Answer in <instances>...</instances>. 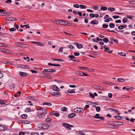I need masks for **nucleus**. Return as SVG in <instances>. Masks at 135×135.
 <instances>
[{"instance_id": "63", "label": "nucleus", "mask_w": 135, "mask_h": 135, "mask_svg": "<svg viewBox=\"0 0 135 135\" xmlns=\"http://www.w3.org/2000/svg\"><path fill=\"white\" fill-rule=\"evenodd\" d=\"M113 17L115 19L118 18H119V16H113Z\"/></svg>"}, {"instance_id": "29", "label": "nucleus", "mask_w": 135, "mask_h": 135, "mask_svg": "<svg viewBox=\"0 0 135 135\" xmlns=\"http://www.w3.org/2000/svg\"><path fill=\"white\" fill-rule=\"evenodd\" d=\"M128 19L127 18L124 17L123 19L122 20V22L123 23H126Z\"/></svg>"}, {"instance_id": "31", "label": "nucleus", "mask_w": 135, "mask_h": 135, "mask_svg": "<svg viewBox=\"0 0 135 135\" xmlns=\"http://www.w3.org/2000/svg\"><path fill=\"white\" fill-rule=\"evenodd\" d=\"M49 73H50V72H55V70L54 69H49Z\"/></svg>"}, {"instance_id": "19", "label": "nucleus", "mask_w": 135, "mask_h": 135, "mask_svg": "<svg viewBox=\"0 0 135 135\" xmlns=\"http://www.w3.org/2000/svg\"><path fill=\"white\" fill-rule=\"evenodd\" d=\"M61 20H55V22H56V23H57L58 24H60V25H61Z\"/></svg>"}, {"instance_id": "28", "label": "nucleus", "mask_w": 135, "mask_h": 135, "mask_svg": "<svg viewBox=\"0 0 135 135\" xmlns=\"http://www.w3.org/2000/svg\"><path fill=\"white\" fill-rule=\"evenodd\" d=\"M48 64L49 66H57V64H53L50 63H49Z\"/></svg>"}, {"instance_id": "35", "label": "nucleus", "mask_w": 135, "mask_h": 135, "mask_svg": "<svg viewBox=\"0 0 135 135\" xmlns=\"http://www.w3.org/2000/svg\"><path fill=\"white\" fill-rule=\"evenodd\" d=\"M16 30V28H11L9 29V30L10 32L14 31Z\"/></svg>"}, {"instance_id": "17", "label": "nucleus", "mask_w": 135, "mask_h": 135, "mask_svg": "<svg viewBox=\"0 0 135 135\" xmlns=\"http://www.w3.org/2000/svg\"><path fill=\"white\" fill-rule=\"evenodd\" d=\"M68 57L70 58L71 59H70V60H72L74 61H75V60H73V59H75V57L74 56V55H69Z\"/></svg>"}, {"instance_id": "36", "label": "nucleus", "mask_w": 135, "mask_h": 135, "mask_svg": "<svg viewBox=\"0 0 135 135\" xmlns=\"http://www.w3.org/2000/svg\"><path fill=\"white\" fill-rule=\"evenodd\" d=\"M13 17H8L7 18V20L8 21H15V20H13Z\"/></svg>"}, {"instance_id": "20", "label": "nucleus", "mask_w": 135, "mask_h": 135, "mask_svg": "<svg viewBox=\"0 0 135 135\" xmlns=\"http://www.w3.org/2000/svg\"><path fill=\"white\" fill-rule=\"evenodd\" d=\"M22 123L23 124H29L30 122L29 121L27 120H23Z\"/></svg>"}, {"instance_id": "24", "label": "nucleus", "mask_w": 135, "mask_h": 135, "mask_svg": "<svg viewBox=\"0 0 135 135\" xmlns=\"http://www.w3.org/2000/svg\"><path fill=\"white\" fill-rule=\"evenodd\" d=\"M109 26L110 28H113L115 27V25L114 23H110L109 24Z\"/></svg>"}, {"instance_id": "4", "label": "nucleus", "mask_w": 135, "mask_h": 135, "mask_svg": "<svg viewBox=\"0 0 135 135\" xmlns=\"http://www.w3.org/2000/svg\"><path fill=\"white\" fill-rule=\"evenodd\" d=\"M50 93L52 95L56 97L59 96L60 95V93L58 92H51Z\"/></svg>"}, {"instance_id": "64", "label": "nucleus", "mask_w": 135, "mask_h": 135, "mask_svg": "<svg viewBox=\"0 0 135 135\" xmlns=\"http://www.w3.org/2000/svg\"><path fill=\"white\" fill-rule=\"evenodd\" d=\"M108 96L110 98H111L112 97V94L111 93H109L108 94Z\"/></svg>"}, {"instance_id": "7", "label": "nucleus", "mask_w": 135, "mask_h": 135, "mask_svg": "<svg viewBox=\"0 0 135 135\" xmlns=\"http://www.w3.org/2000/svg\"><path fill=\"white\" fill-rule=\"evenodd\" d=\"M42 129H46L49 127V126L47 124L42 123Z\"/></svg>"}, {"instance_id": "6", "label": "nucleus", "mask_w": 135, "mask_h": 135, "mask_svg": "<svg viewBox=\"0 0 135 135\" xmlns=\"http://www.w3.org/2000/svg\"><path fill=\"white\" fill-rule=\"evenodd\" d=\"M52 88L53 90L54 91H59L60 90L59 89V88H58L55 85H53L52 86Z\"/></svg>"}, {"instance_id": "21", "label": "nucleus", "mask_w": 135, "mask_h": 135, "mask_svg": "<svg viewBox=\"0 0 135 135\" xmlns=\"http://www.w3.org/2000/svg\"><path fill=\"white\" fill-rule=\"evenodd\" d=\"M74 126H73L72 125H71L69 124L68 125V126L67 128V129H69V130H70L71 129V127H73Z\"/></svg>"}, {"instance_id": "9", "label": "nucleus", "mask_w": 135, "mask_h": 135, "mask_svg": "<svg viewBox=\"0 0 135 135\" xmlns=\"http://www.w3.org/2000/svg\"><path fill=\"white\" fill-rule=\"evenodd\" d=\"M18 67L22 68H26L27 69H28L29 68L28 66L22 65H18Z\"/></svg>"}, {"instance_id": "62", "label": "nucleus", "mask_w": 135, "mask_h": 135, "mask_svg": "<svg viewBox=\"0 0 135 135\" xmlns=\"http://www.w3.org/2000/svg\"><path fill=\"white\" fill-rule=\"evenodd\" d=\"M74 54L75 56H78L79 55V54L78 52H74Z\"/></svg>"}, {"instance_id": "14", "label": "nucleus", "mask_w": 135, "mask_h": 135, "mask_svg": "<svg viewBox=\"0 0 135 135\" xmlns=\"http://www.w3.org/2000/svg\"><path fill=\"white\" fill-rule=\"evenodd\" d=\"M52 115H53L57 117L59 116L60 115L59 113L57 112H52Z\"/></svg>"}, {"instance_id": "54", "label": "nucleus", "mask_w": 135, "mask_h": 135, "mask_svg": "<svg viewBox=\"0 0 135 135\" xmlns=\"http://www.w3.org/2000/svg\"><path fill=\"white\" fill-rule=\"evenodd\" d=\"M126 17L127 18L129 19H132L133 18V17L132 16H127Z\"/></svg>"}, {"instance_id": "2", "label": "nucleus", "mask_w": 135, "mask_h": 135, "mask_svg": "<svg viewBox=\"0 0 135 135\" xmlns=\"http://www.w3.org/2000/svg\"><path fill=\"white\" fill-rule=\"evenodd\" d=\"M74 111L75 112L78 113H83L84 111L83 109L81 108H76L74 109Z\"/></svg>"}, {"instance_id": "50", "label": "nucleus", "mask_w": 135, "mask_h": 135, "mask_svg": "<svg viewBox=\"0 0 135 135\" xmlns=\"http://www.w3.org/2000/svg\"><path fill=\"white\" fill-rule=\"evenodd\" d=\"M96 109L97 112H99L100 110V107H96Z\"/></svg>"}, {"instance_id": "40", "label": "nucleus", "mask_w": 135, "mask_h": 135, "mask_svg": "<svg viewBox=\"0 0 135 135\" xmlns=\"http://www.w3.org/2000/svg\"><path fill=\"white\" fill-rule=\"evenodd\" d=\"M37 126L38 128L42 129V123H40L38 124Z\"/></svg>"}, {"instance_id": "1", "label": "nucleus", "mask_w": 135, "mask_h": 135, "mask_svg": "<svg viewBox=\"0 0 135 135\" xmlns=\"http://www.w3.org/2000/svg\"><path fill=\"white\" fill-rule=\"evenodd\" d=\"M47 109H43L41 107L38 108V116L39 118H42L45 117L47 113Z\"/></svg>"}, {"instance_id": "49", "label": "nucleus", "mask_w": 135, "mask_h": 135, "mask_svg": "<svg viewBox=\"0 0 135 135\" xmlns=\"http://www.w3.org/2000/svg\"><path fill=\"white\" fill-rule=\"evenodd\" d=\"M99 117L100 116H99V114H96L95 115L94 118H95L98 119L99 118Z\"/></svg>"}, {"instance_id": "55", "label": "nucleus", "mask_w": 135, "mask_h": 135, "mask_svg": "<svg viewBox=\"0 0 135 135\" xmlns=\"http://www.w3.org/2000/svg\"><path fill=\"white\" fill-rule=\"evenodd\" d=\"M103 84H107V85H112V83H109V84H108V83L107 82H103Z\"/></svg>"}, {"instance_id": "43", "label": "nucleus", "mask_w": 135, "mask_h": 135, "mask_svg": "<svg viewBox=\"0 0 135 135\" xmlns=\"http://www.w3.org/2000/svg\"><path fill=\"white\" fill-rule=\"evenodd\" d=\"M79 5L78 4H74L73 5V7H74L79 8Z\"/></svg>"}, {"instance_id": "37", "label": "nucleus", "mask_w": 135, "mask_h": 135, "mask_svg": "<svg viewBox=\"0 0 135 135\" xmlns=\"http://www.w3.org/2000/svg\"><path fill=\"white\" fill-rule=\"evenodd\" d=\"M80 6L81 9L85 8H86V6L85 5H80Z\"/></svg>"}, {"instance_id": "16", "label": "nucleus", "mask_w": 135, "mask_h": 135, "mask_svg": "<svg viewBox=\"0 0 135 135\" xmlns=\"http://www.w3.org/2000/svg\"><path fill=\"white\" fill-rule=\"evenodd\" d=\"M115 122V124L117 125H122L123 124V123L122 122Z\"/></svg>"}, {"instance_id": "61", "label": "nucleus", "mask_w": 135, "mask_h": 135, "mask_svg": "<svg viewBox=\"0 0 135 135\" xmlns=\"http://www.w3.org/2000/svg\"><path fill=\"white\" fill-rule=\"evenodd\" d=\"M4 104V102L2 100H0V104L2 105Z\"/></svg>"}, {"instance_id": "27", "label": "nucleus", "mask_w": 135, "mask_h": 135, "mask_svg": "<svg viewBox=\"0 0 135 135\" xmlns=\"http://www.w3.org/2000/svg\"><path fill=\"white\" fill-rule=\"evenodd\" d=\"M115 118L118 119H123V118H122V117L121 116H115Z\"/></svg>"}, {"instance_id": "46", "label": "nucleus", "mask_w": 135, "mask_h": 135, "mask_svg": "<svg viewBox=\"0 0 135 135\" xmlns=\"http://www.w3.org/2000/svg\"><path fill=\"white\" fill-rule=\"evenodd\" d=\"M108 26V25L104 24L103 25V27L104 28H106Z\"/></svg>"}, {"instance_id": "58", "label": "nucleus", "mask_w": 135, "mask_h": 135, "mask_svg": "<svg viewBox=\"0 0 135 135\" xmlns=\"http://www.w3.org/2000/svg\"><path fill=\"white\" fill-rule=\"evenodd\" d=\"M14 25H15L14 27H15V28H16V29L18 31V28L19 27L15 23Z\"/></svg>"}, {"instance_id": "23", "label": "nucleus", "mask_w": 135, "mask_h": 135, "mask_svg": "<svg viewBox=\"0 0 135 135\" xmlns=\"http://www.w3.org/2000/svg\"><path fill=\"white\" fill-rule=\"evenodd\" d=\"M108 109H110V110H111L112 111H114L116 113H117L118 112V110L115 109L111 108H108Z\"/></svg>"}, {"instance_id": "30", "label": "nucleus", "mask_w": 135, "mask_h": 135, "mask_svg": "<svg viewBox=\"0 0 135 135\" xmlns=\"http://www.w3.org/2000/svg\"><path fill=\"white\" fill-rule=\"evenodd\" d=\"M63 126L65 127L67 129V128L68 126L69 125L68 124L65 123H63Z\"/></svg>"}, {"instance_id": "22", "label": "nucleus", "mask_w": 135, "mask_h": 135, "mask_svg": "<svg viewBox=\"0 0 135 135\" xmlns=\"http://www.w3.org/2000/svg\"><path fill=\"white\" fill-rule=\"evenodd\" d=\"M77 47L79 49H81L82 48L83 46V45L81 44H78V45H76Z\"/></svg>"}, {"instance_id": "8", "label": "nucleus", "mask_w": 135, "mask_h": 135, "mask_svg": "<svg viewBox=\"0 0 135 135\" xmlns=\"http://www.w3.org/2000/svg\"><path fill=\"white\" fill-rule=\"evenodd\" d=\"M104 49H105L104 51H106L109 53H112V51H109V49L108 48H107L106 46H105V45H104Z\"/></svg>"}, {"instance_id": "10", "label": "nucleus", "mask_w": 135, "mask_h": 135, "mask_svg": "<svg viewBox=\"0 0 135 135\" xmlns=\"http://www.w3.org/2000/svg\"><path fill=\"white\" fill-rule=\"evenodd\" d=\"M7 129V127H5L3 126L0 125V131L5 130Z\"/></svg>"}, {"instance_id": "13", "label": "nucleus", "mask_w": 135, "mask_h": 135, "mask_svg": "<svg viewBox=\"0 0 135 135\" xmlns=\"http://www.w3.org/2000/svg\"><path fill=\"white\" fill-rule=\"evenodd\" d=\"M19 74L21 76L23 77L27 75L26 73L21 72H20L19 73Z\"/></svg>"}, {"instance_id": "42", "label": "nucleus", "mask_w": 135, "mask_h": 135, "mask_svg": "<svg viewBox=\"0 0 135 135\" xmlns=\"http://www.w3.org/2000/svg\"><path fill=\"white\" fill-rule=\"evenodd\" d=\"M124 26L123 25H121L119 26L118 28L119 30H122L123 29Z\"/></svg>"}, {"instance_id": "5", "label": "nucleus", "mask_w": 135, "mask_h": 135, "mask_svg": "<svg viewBox=\"0 0 135 135\" xmlns=\"http://www.w3.org/2000/svg\"><path fill=\"white\" fill-rule=\"evenodd\" d=\"M31 43L34 44L36 45H37L39 46H44V45L41 43L38 42L32 41Z\"/></svg>"}, {"instance_id": "12", "label": "nucleus", "mask_w": 135, "mask_h": 135, "mask_svg": "<svg viewBox=\"0 0 135 135\" xmlns=\"http://www.w3.org/2000/svg\"><path fill=\"white\" fill-rule=\"evenodd\" d=\"M61 25H66L68 24V22L64 20H62L61 21Z\"/></svg>"}, {"instance_id": "15", "label": "nucleus", "mask_w": 135, "mask_h": 135, "mask_svg": "<svg viewBox=\"0 0 135 135\" xmlns=\"http://www.w3.org/2000/svg\"><path fill=\"white\" fill-rule=\"evenodd\" d=\"M90 23L92 24H95L97 25L98 23V21L95 20H94L93 21H92Z\"/></svg>"}, {"instance_id": "39", "label": "nucleus", "mask_w": 135, "mask_h": 135, "mask_svg": "<svg viewBox=\"0 0 135 135\" xmlns=\"http://www.w3.org/2000/svg\"><path fill=\"white\" fill-rule=\"evenodd\" d=\"M44 77L48 79H51V78L50 76L47 75H45Z\"/></svg>"}, {"instance_id": "41", "label": "nucleus", "mask_w": 135, "mask_h": 135, "mask_svg": "<svg viewBox=\"0 0 135 135\" xmlns=\"http://www.w3.org/2000/svg\"><path fill=\"white\" fill-rule=\"evenodd\" d=\"M81 73H82V72L77 71L76 73V74L77 75H81L82 76V74H81Z\"/></svg>"}, {"instance_id": "56", "label": "nucleus", "mask_w": 135, "mask_h": 135, "mask_svg": "<svg viewBox=\"0 0 135 135\" xmlns=\"http://www.w3.org/2000/svg\"><path fill=\"white\" fill-rule=\"evenodd\" d=\"M90 16L92 18H94L95 17V15L93 13H91L90 14Z\"/></svg>"}, {"instance_id": "32", "label": "nucleus", "mask_w": 135, "mask_h": 135, "mask_svg": "<svg viewBox=\"0 0 135 135\" xmlns=\"http://www.w3.org/2000/svg\"><path fill=\"white\" fill-rule=\"evenodd\" d=\"M31 109L30 108H26L25 110V112H29L31 111Z\"/></svg>"}, {"instance_id": "51", "label": "nucleus", "mask_w": 135, "mask_h": 135, "mask_svg": "<svg viewBox=\"0 0 135 135\" xmlns=\"http://www.w3.org/2000/svg\"><path fill=\"white\" fill-rule=\"evenodd\" d=\"M49 69H44V71L45 72H47V74H50V73H49Z\"/></svg>"}, {"instance_id": "47", "label": "nucleus", "mask_w": 135, "mask_h": 135, "mask_svg": "<svg viewBox=\"0 0 135 135\" xmlns=\"http://www.w3.org/2000/svg\"><path fill=\"white\" fill-rule=\"evenodd\" d=\"M27 117V115L26 114H23L22 115V117L23 118H25Z\"/></svg>"}, {"instance_id": "26", "label": "nucleus", "mask_w": 135, "mask_h": 135, "mask_svg": "<svg viewBox=\"0 0 135 135\" xmlns=\"http://www.w3.org/2000/svg\"><path fill=\"white\" fill-rule=\"evenodd\" d=\"M108 10L112 12L114 11L115 9L114 8H108Z\"/></svg>"}, {"instance_id": "48", "label": "nucleus", "mask_w": 135, "mask_h": 135, "mask_svg": "<svg viewBox=\"0 0 135 135\" xmlns=\"http://www.w3.org/2000/svg\"><path fill=\"white\" fill-rule=\"evenodd\" d=\"M129 3L130 4H135V0L133 1H129Z\"/></svg>"}, {"instance_id": "34", "label": "nucleus", "mask_w": 135, "mask_h": 135, "mask_svg": "<svg viewBox=\"0 0 135 135\" xmlns=\"http://www.w3.org/2000/svg\"><path fill=\"white\" fill-rule=\"evenodd\" d=\"M118 80L120 82H123L124 81V79L122 78L118 79Z\"/></svg>"}, {"instance_id": "57", "label": "nucleus", "mask_w": 135, "mask_h": 135, "mask_svg": "<svg viewBox=\"0 0 135 135\" xmlns=\"http://www.w3.org/2000/svg\"><path fill=\"white\" fill-rule=\"evenodd\" d=\"M63 47H61L59 50V51L60 52H63Z\"/></svg>"}, {"instance_id": "33", "label": "nucleus", "mask_w": 135, "mask_h": 135, "mask_svg": "<svg viewBox=\"0 0 135 135\" xmlns=\"http://www.w3.org/2000/svg\"><path fill=\"white\" fill-rule=\"evenodd\" d=\"M100 9L101 10L104 11L106 10L107 9V8L106 7H101Z\"/></svg>"}, {"instance_id": "38", "label": "nucleus", "mask_w": 135, "mask_h": 135, "mask_svg": "<svg viewBox=\"0 0 135 135\" xmlns=\"http://www.w3.org/2000/svg\"><path fill=\"white\" fill-rule=\"evenodd\" d=\"M26 45L22 44V43H21L20 46L23 48H25L26 47Z\"/></svg>"}, {"instance_id": "44", "label": "nucleus", "mask_w": 135, "mask_h": 135, "mask_svg": "<svg viewBox=\"0 0 135 135\" xmlns=\"http://www.w3.org/2000/svg\"><path fill=\"white\" fill-rule=\"evenodd\" d=\"M67 108L65 107H63L61 109V110L62 111H66L67 110Z\"/></svg>"}, {"instance_id": "25", "label": "nucleus", "mask_w": 135, "mask_h": 135, "mask_svg": "<svg viewBox=\"0 0 135 135\" xmlns=\"http://www.w3.org/2000/svg\"><path fill=\"white\" fill-rule=\"evenodd\" d=\"M103 41L105 42H107L109 41V39L108 38H104L103 39Z\"/></svg>"}, {"instance_id": "45", "label": "nucleus", "mask_w": 135, "mask_h": 135, "mask_svg": "<svg viewBox=\"0 0 135 135\" xmlns=\"http://www.w3.org/2000/svg\"><path fill=\"white\" fill-rule=\"evenodd\" d=\"M43 105H47L50 106L51 105V104L50 103H45L43 104Z\"/></svg>"}, {"instance_id": "52", "label": "nucleus", "mask_w": 135, "mask_h": 135, "mask_svg": "<svg viewBox=\"0 0 135 135\" xmlns=\"http://www.w3.org/2000/svg\"><path fill=\"white\" fill-rule=\"evenodd\" d=\"M68 91V92L69 93H75V91L73 90H71L70 91Z\"/></svg>"}, {"instance_id": "60", "label": "nucleus", "mask_w": 135, "mask_h": 135, "mask_svg": "<svg viewBox=\"0 0 135 135\" xmlns=\"http://www.w3.org/2000/svg\"><path fill=\"white\" fill-rule=\"evenodd\" d=\"M30 135H39L36 133L32 132L31 134Z\"/></svg>"}, {"instance_id": "53", "label": "nucleus", "mask_w": 135, "mask_h": 135, "mask_svg": "<svg viewBox=\"0 0 135 135\" xmlns=\"http://www.w3.org/2000/svg\"><path fill=\"white\" fill-rule=\"evenodd\" d=\"M120 54L121 55L124 56H126V55L123 52H121L120 53Z\"/></svg>"}, {"instance_id": "18", "label": "nucleus", "mask_w": 135, "mask_h": 135, "mask_svg": "<svg viewBox=\"0 0 135 135\" xmlns=\"http://www.w3.org/2000/svg\"><path fill=\"white\" fill-rule=\"evenodd\" d=\"M78 132L79 133V134H78L79 135H86L83 132L80 131H76V133Z\"/></svg>"}, {"instance_id": "3", "label": "nucleus", "mask_w": 135, "mask_h": 135, "mask_svg": "<svg viewBox=\"0 0 135 135\" xmlns=\"http://www.w3.org/2000/svg\"><path fill=\"white\" fill-rule=\"evenodd\" d=\"M92 87L93 88L97 89V90H104L103 88L102 87L97 85H94Z\"/></svg>"}, {"instance_id": "11", "label": "nucleus", "mask_w": 135, "mask_h": 135, "mask_svg": "<svg viewBox=\"0 0 135 135\" xmlns=\"http://www.w3.org/2000/svg\"><path fill=\"white\" fill-rule=\"evenodd\" d=\"M76 115V114L75 113H72L69 114L68 116V117L69 118H71L75 116Z\"/></svg>"}, {"instance_id": "59", "label": "nucleus", "mask_w": 135, "mask_h": 135, "mask_svg": "<svg viewBox=\"0 0 135 135\" xmlns=\"http://www.w3.org/2000/svg\"><path fill=\"white\" fill-rule=\"evenodd\" d=\"M46 122H49L51 120V119L50 118H47L45 120Z\"/></svg>"}]
</instances>
